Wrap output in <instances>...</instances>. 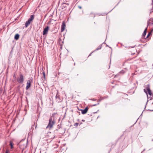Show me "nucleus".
<instances>
[{
	"label": "nucleus",
	"mask_w": 153,
	"mask_h": 153,
	"mask_svg": "<svg viewBox=\"0 0 153 153\" xmlns=\"http://www.w3.org/2000/svg\"><path fill=\"white\" fill-rule=\"evenodd\" d=\"M152 4H153V7L152 8V9H153V0H152Z\"/></svg>",
	"instance_id": "f3484780"
},
{
	"label": "nucleus",
	"mask_w": 153,
	"mask_h": 153,
	"mask_svg": "<svg viewBox=\"0 0 153 153\" xmlns=\"http://www.w3.org/2000/svg\"><path fill=\"white\" fill-rule=\"evenodd\" d=\"M65 25L64 22H63L61 27V32L63 31L65 29Z\"/></svg>",
	"instance_id": "6e6552de"
},
{
	"label": "nucleus",
	"mask_w": 153,
	"mask_h": 153,
	"mask_svg": "<svg viewBox=\"0 0 153 153\" xmlns=\"http://www.w3.org/2000/svg\"><path fill=\"white\" fill-rule=\"evenodd\" d=\"M144 92L147 95L148 98L151 97V96L153 95V94L150 90V85L149 84H148L146 86V89H144Z\"/></svg>",
	"instance_id": "f257e3e1"
},
{
	"label": "nucleus",
	"mask_w": 153,
	"mask_h": 153,
	"mask_svg": "<svg viewBox=\"0 0 153 153\" xmlns=\"http://www.w3.org/2000/svg\"><path fill=\"white\" fill-rule=\"evenodd\" d=\"M150 34V33H149L147 35V37H146V38H148V36H149Z\"/></svg>",
	"instance_id": "dca6fc26"
},
{
	"label": "nucleus",
	"mask_w": 153,
	"mask_h": 153,
	"mask_svg": "<svg viewBox=\"0 0 153 153\" xmlns=\"http://www.w3.org/2000/svg\"><path fill=\"white\" fill-rule=\"evenodd\" d=\"M96 100V99H95V100Z\"/></svg>",
	"instance_id": "aec40b11"
},
{
	"label": "nucleus",
	"mask_w": 153,
	"mask_h": 153,
	"mask_svg": "<svg viewBox=\"0 0 153 153\" xmlns=\"http://www.w3.org/2000/svg\"><path fill=\"white\" fill-rule=\"evenodd\" d=\"M55 123V120L54 118L52 117L50 118L49 120V123L48 125L46 127V128L50 129H51L53 127V125Z\"/></svg>",
	"instance_id": "f03ea898"
},
{
	"label": "nucleus",
	"mask_w": 153,
	"mask_h": 153,
	"mask_svg": "<svg viewBox=\"0 0 153 153\" xmlns=\"http://www.w3.org/2000/svg\"><path fill=\"white\" fill-rule=\"evenodd\" d=\"M13 77L14 78H15V79H16V75L15 74H14V75H13Z\"/></svg>",
	"instance_id": "4468645a"
},
{
	"label": "nucleus",
	"mask_w": 153,
	"mask_h": 153,
	"mask_svg": "<svg viewBox=\"0 0 153 153\" xmlns=\"http://www.w3.org/2000/svg\"><path fill=\"white\" fill-rule=\"evenodd\" d=\"M34 17L33 15H32L30 16V18H29L27 21H26L25 24V26L26 27L27 26L30 24L31 22L33 20Z\"/></svg>",
	"instance_id": "7ed1b4c3"
},
{
	"label": "nucleus",
	"mask_w": 153,
	"mask_h": 153,
	"mask_svg": "<svg viewBox=\"0 0 153 153\" xmlns=\"http://www.w3.org/2000/svg\"><path fill=\"white\" fill-rule=\"evenodd\" d=\"M78 125V123H76L75 124V125L76 126H77Z\"/></svg>",
	"instance_id": "2eb2a0df"
},
{
	"label": "nucleus",
	"mask_w": 153,
	"mask_h": 153,
	"mask_svg": "<svg viewBox=\"0 0 153 153\" xmlns=\"http://www.w3.org/2000/svg\"><path fill=\"white\" fill-rule=\"evenodd\" d=\"M79 8H81V7H79Z\"/></svg>",
	"instance_id": "6ab92c4d"
},
{
	"label": "nucleus",
	"mask_w": 153,
	"mask_h": 153,
	"mask_svg": "<svg viewBox=\"0 0 153 153\" xmlns=\"http://www.w3.org/2000/svg\"><path fill=\"white\" fill-rule=\"evenodd\" d=\"M44 76H45V73H44Z\"/></svg>",
	"instance_id": "412c9836"
},
{
	"label": "nucleus",
	"mask_w": 153,
	"mask_h": 153,
	"mask_svg": "<svg viewBox=\"0 0 153 153\" xmlns=\"http://www.w3.org/2000/svg\"><path fill=\"white\" fill-rule=\"evenodd\" d=\"M147 27H146L145 29V30L143 32V33L142 35V37H145V36L146 35V31L147 30Z\"/></svg>",
	"instance_id": "9d476101"
},
{
	"label": "nucleus",
	"mask_w": 153,
	"mask_h": 153,
	"mask_svg": "<svg viewBox=\"0 0 153 153\" xmlns=\"http://www.w3.org/2000/svg\"><path fill=\"white\" fill-rule=\"evenodd\" d=\"M88 110V108L87 107L85 108L84 109H81V111H82V114H86Z\"/></svg>",
	"instance_id": "0eeeda50"
},
{
	"label": "nucleus",
	"mask_w": 153,
	"mask_h": 153,
	"mask_svg": "<svg viewBox=\"0 0 153 153\" xmlns=\"http://www.w3.org/2000/svg\"><path fill=\"white\" fill-rule=\"evenodd\" d=\"M9 152V150H7L6 151V153H8Z\"/></svg>",
	"instance_id": "ddd939ff"
},
{
	"label": "nucleus",
	"mask_w": 153,
	"mask_h": 153,
	"mask_svg": "<svg viewBox=\"0 0 153 153\" xmlns=\"http://www.w3.org/2000/svg\"><path fill=\"white\" fill-rule=\"evenodd\" d=\"M148 26L149 25H153V22L150 20L148 22Z\"/></svg>",
	"instance_id": "1a4fd4ad"
},
{
	"label": "nucleus",
	"mask_w": 153,
	"mask_h": 153,
	"mask_svg": "<svg viewBox=\"0 0 153 153\" xmlns=\"http://www.w3.org/2000/svg\"><path fill=\"white\" fill-rule=\"evenodd\" d=\"M19 35L18 34H16L15 36V39L16 40L18 39L19 38Z\"/></svg>",
	"instance_id": "9b49d317"
},
{
	"label": "nucleus",
	"mask_w": 153,
	"mask_h": 153,
	"mask_svg": "<svg viewBox=\"0 0 153 153\" xmlns=\"http://www.w3.org/2000/svg\"><path fill=\"white\" fill-rule=\"evenodd\" d=\"M31 86V82L30 80H29L27 81V86L26 88V90L28 89Z\"/></svg>",
	"instance_id": "423d86ee"
},
{
	"label": "nucleus",
	"mask_w": 153,
	"mask_h": 153,
	"mask_svg": "<svg viewBox=\"0 0 153 153\" xmlns=\"http://www.w3.org/2000/svg\"><path fill=\"white\" fill-rule=\"evenodd\" d=\"M49 29V27L48 26H47L44 29L43 31V35H45L48 33V31Z\"/></svg>",
	"instance_id": "39448f33"
},
{
	"label": "nucleus",
	"mask_w": 153,
	"mask_h": 153,
	"mask_svg": "<svg viewBox=\"0 0 153 153\" xmlns=\"http://www.w3.org/2000/svg\"><path fill=\"white\" fill-rule=\"evenodd\" d=\"M17 81L19 83H22L24 81V76L23 74H20L19 76L17 79Z\"/></svg>",
	"instance_id": "20e7f679"
},
{
	"label": "nucleus",
	"mask_w": 153,
	"mask_h": 153,
	"mask_svg": "<svg viewBox=\"0 0 153 153\" xmlns=\"http://www.w3.org/2000/svg\"><path fill=\"white\" fill-rule=\"evenodd\" d=\"M97 105V104H94V105H93V106H96Z\"/></svg>",
	"instance_id": "a211bd4d"
},
{
	"label": "nucleus",
	"mask_w": 153,
	"mask_h": 153,
	"mask_svg": "<svg viewBox=\"0 0 153 153\" xmlns=\"http://www.w3.org/2000/svg\"><path fill=\"white\" fill-rule=\"evenodd\" d=\"M10 145L11 146V149H12L13 148V145L12 142L11 141L10 142Z\"/></svg>",
	"instance_id": "f8f14e48"
}]
</instances>
